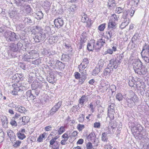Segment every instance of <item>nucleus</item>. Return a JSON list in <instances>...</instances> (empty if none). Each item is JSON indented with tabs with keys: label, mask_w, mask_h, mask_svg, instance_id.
I'll use <instances>...</instances> for the list:
<instances>
[{
	"label": "nucleus",
	"mask_w": 149,
	"mask_h": 149,
	"mask_svg": "<svg viewBox=\"0 0 149 149\" xmlns=\"http://www.w3.org/2000/svg\"><path fill=\"white\" fill-rule=\"evenodd\" d=\"M133 69L135 73L139 75H145L147 72V69L140 60H136L133 63Z\"/></svg>",
	"instance_id": "nucleus-1"
},
{
	"label": "nucleus",
	"mask_w": 149,
	"mask_h": 149,
	"mask_svg": "<svg viewBox=\"0 0 149 149\" xmlns=\"http://www.w3.org/2000/svg\"><path fill=\"white\" fill-rule=\"evenodd\" d=\"M123 57V54L117 56L116 59H111L109 62L108 66L111 67L113 70V68L116 69L118 67L121 62V60Z\"/></svg>",
	"instance_id": "nucleus-2"
},
{
	"label": "nucleus",
	"mask_w": 149,
	"mask_h": 149,
	"mask_svg": "<svg viewBox=\"0 0 149 149\" xmlns=\"http://www.w3.org/2000/svg\"><path fill=\"white\" fill-rule=\"evenodd\" d=\"M4 33V36L5 37L6 40L8 41H15L17 39L16 34L13 32L10 31H7L5 32L3 30L2 31L0 32V34L1 33Z\"/></svg>",
	"instance_id": "nucleus-3"
},
{
	"label": "nucleus",
	"mask_w": 149,
	"mask_h": 149,
	"mask_svg": "<svg viewBox=\"0 0 149 149\" xmlns=\"http://www.w3.org/2000/svg\"><path fill=\"white\" fill-rule=\"evenodd\" d=\"M135 11L134 8L132 7L130 10L124 12L122 15V19H126L127 18L130 19V17L131 18L133 16Z\"/></svg>",
	"instance_id": "nucleus-4"
},
{
	"label": "nucleus",
	"mask_w": 149,
	"mask_h": 149,
	"mask_svg": "<svg viewBox=\"0 0 149 149\" xmlns=\"http://www.w3.org/2000/svg\"><path fill=\"white\" fill-rule=\"evenodd\" d=\"M22 44L20 42H18L17 44L14 43L11 44L9 47V49L14 52L19 51L22 49Z\"/></svg>",
	"instance_id": "nucleus-5"
},
{
	"label": "nucleus",
	"mask_w": 149,
	"mask_h": 149,
	"mask_svg": "<svg viewBox=\"0 0 149 149\" xmlns=\"http://www.w3.org/2000/svg\"><path fill=\"white\" fill-rule=\"evenodd\" d=\"M48 36V33L42 32L38 33L34 38L35 41L37 42H39L44 40L46 37Z\"/></svg>",
	"instance_id": "nucleus-6"
},
{
	"label": "nucleus",
	"mask_w": 149,
	"mask_h": 149,
	"mask_svg": "<svg viewBox=\"0 0 149 149\" xmlns=\"http://www.w3.org/2000/svg\"><path fill=\"white\" fill-rule=\"evenodd\" d=\"M138 99L137 96L136 95H134V96L130 98H126V100L128 106L130 107H132L133 105H135L136 102H137Z\"/></svg>",
	"instance_id": "nucleus-7"
},
{
	"label": "nucleus",
	"mask_w": 149,
	"mask_h": 149,
	"mask_svg": "<svg viewBox=\"0 0 149 149\" xmlns=\"http://www.w3.org/2000/svg\"><path fill=\"white\" fill-rule=\"evenodd\" d=\"M62 102H59L55 105L49 111V115H53L57 111H58L60 107L61 106Z\"/></svg>",
	"instance_id": "nucleus-8"
},
{
	"label": "nucleus",
	"mask_w": 149,
	"mask_h": 149,
	"mask_svg": "<svg viewBox=\"0 0 149 149\" xmlns=\"http://www.w3.org/2000/svg\"><path fill=\"white\" fill-rule=\"evenodd\" d=\"M105 42V40L102 38L98 39L96 42L95 47V50L96 51H99Z\"/></svg>",
	"instance_id": "nucleus-9"
},
{
	"label": "nucleus",
	"mask_w": 149,
	"mask_h": 149,
	"mask_svg": "<svg viewBox=\"0 0 149 149\" xmlns=\"http://www.w3.org/2000/svg\"><path fill=\"white\" fill-rule=\"evenodd\" d=\"M42 86L41 82H38L37 80L34 81L31 84V87L32 90H35L38 88H41Z\"/></svg>",
	"instance_id": "nucleus-10"
},
{
	"label": "nucleus",
	"mask_w": 149,
	"mask_h": 149,
	"mask_svg": "<svg viewBox=\"0 0 149 149\" xmlns=\"http://www.w3.org/2000/svg\"><path fill=\"white\" fill-rule=\"evenodd\" d=\"M29 53L30 56L29 57H27V56L25 55L24 56L25 58L27 59H34L37 58L38 56V52L35 50H31Z\"/></svg>",
	"instance_id": "nucleus-11"
},
{
	"label": "nucleus",
	"mask_w": 149,
	"mask_h": 149,
	"mask_svg": "<svg viewBox=\"0 0 149 149\" xmlns=\"http://www.w3.org/2000/svg\"><path fill=\"white\" fill-rule=\"evenodd\" d=\"M115 36V31L114 30L111 29H108L106 33V37L107 40L113 38Z\"/></svg>",
	"instance_id": "nucleus-12"
},
{
	"label": "nucleus",
	"mask_w": 149,
	"mask_h": 149,
	"mask_svg": "<svg viewBox=\"0 0 149 149\" xmlns=\"http://www.w3.org/2000/svg\"><path fill=\"white\" fill-rule=\"evenodd\" d=\"M55 26L58 29L62 27L64 24L63 21L61 18H58L55 19L54 21Z\"/></svg>",
	"instance_id": "nucleus-13"
},
{
	"label": "nucleus",
	"mask_w": 149,
	"mask_h": 149,
	"mask_svg": "<svg viewBox=\"0 0 149 149\" xmlns=\"http://www.w3.org/2000/svg\"><path fill=\"white\" fill-rule=\"evenodd\" d=\"M26 97L28 100H33L36 98V96L32 93L31 91L29 90L26 91L25 94Z\"/></svg>",
	"instance_id": "nucleus-14"
},
{
	"label": "nucleus",
	"mask_w": 149,
	"mask_h": 149,
	"mask_svg": "<svg viewBox=\"0 0 149 149\" xmlns=\"http://www.w3.org/2000/svg\"><path fill=\"white\" fill-rule=\"evenodd\" d=\"M110 86V84L108 83L103 84L99 86V89L100 92L104 93L108 89Z\"/></svg>",
	"instance_id": "nucleus-15"
},
{
	"label": "nucleus",
	"mask_w": 149,
	"mask_h": 149,
	"mask_svg": "<svg viewBox=\"0 0 149 149\" xmlns=\"http://www.w3.org/2000/svg\"><path fill=\"white\" fill-rule=\"evenodd\" d=\"M12 86L13 89L12 91V93L13 95H17V92L20 90H22V87L21 86H18L17 84H13Z\"/></svg>",
	"instance_id": "nucleus-16"
},
{
	"label": "nucleus",
	"mask_w": 149,
	"mask_h": 149,
	"mask_svg": "<svg viewBox=\"0 0 149 149\" xmlns=\"http://www.w3.org/2000/svg\"><path fill=\"white\" fill-rule=\"evenodd\" d=\"M88 63L89 61L88 59L87 58H84L83 59L82 62L79 65V68L84 69L87 67Z\"/></svg>",
	"instance_id": "nucleus-17"
},
{
	"label": "nucleus",
	"mask_w": 149,
	"mask_h": 149,
	"mask_svg": "<svg viewBox=\"0 0 149 149\" xmlns=\"http://www.w3.org/2000/svg\"><path fill=\"white\" fill-rule=\"evenodd\" d=\"M95 41L94 40H91L87 44V49L89 51H93L94 49H95Z\"/></svg>",
	"instance_id": "nucleus-18"
},
{
	"label": "nucleus",
	"mask_w": 149,
	"mask_h": 149,
	"mask_svg": "<svg viewBox=\"0 0 149 149\" xmlns=\"http://www.w3.org/2000/svg\"><path fill=\"white\" fill-rule=\"evenodd\" d=\"M141 54L142 56L143 55H146L149 56V45L145 44L143 46Z\"/></svg>",
	"instance_id": "nucleus-19"
},
{
	"label": "nucleus",
	"mask_w": 149,
	"mask_h": 149,
	"mask_svg": "<svg viewBox=\"0 0 149 149\" xmlns=\"http://www.w3.org/2000/svg\"><path fill=\"white\" fill-rule=\"evenodd\" d=\"M10 141L12 146L15 148L19 146L22 142L20 141L16 140V138L13 139V140H11Z\"/></svg>",
	"instance_id": "nucleus-20"
},
{
	"label": "nucleus",
	"mask_w": 149,
	"mask_h": 149,
	"mask_svg": "<svg viewBox=\"0 0 149 149\" xmlns=\"http://www.w3.org/2000/svg\"><path fill=\"white\" fill-rule=\"evenodd\" d=\"M87 139L89 141L95 142L96 139V136L94 132H91L88 136Z\"/></svg>",
	"instance_id": "nucleus-21"
},
{
	"label": "nucleus",
	"mask_w": 149,
	"mask_h": 149,
	"mask_svg": "<svg viewBox=\"0 0 149 149\" xmlns=\"http://www.w3.org/2000/svg\"><path fill=\"white\" fill-rule=\"evenodd\" d=\"M116 23L109 20L108 24V29H112L114 30L116 28Z\"/></svg>",
	"instance_id": "nucleus-22"
},
{
	"label": "nucleus",
	"mask_w": 149,
	"mask_h": 149,
	"mask_svg": "<svg viewBox=\"0 0 149 149\" xmlns=\"http://www.w3.org/2000/svg\"><path fill=\"white\" fill-rule=\"evenodd\" d=\"M86 40L84 38H81L80 42L77 44L78 48L81 49L83 48L84 46V43L86 42Z\"/></svg>",
	"instance_id": "nucleus-23"
},
{
	"label": "nucleus",
	"mask_w": 149,
	"mask_h": 149,
	"mask_svg": "<svg viewBox=\"0 0 149 149\" xmlns=\"http://www.w3.org/2000/svg\"><path fill=\"white\" fill-rule=\"evenodd\" d=\"M8 135L10 138V140H13V139L16 138L14 133L10 129H8L7 131Z\"/></svg>",
	"instance_id": "nucleus-24"
},
{
	"label": "nucleus",
	"mask_w": 149,
	"mask_h": 149,
	"mask_svg": "<svg viewBox=\"0 0 149 149\" xmlns=\"http://www.w3.org/2000/svg\"><path fill=\"white\" fill-rule=\"evenodd\" d=\"M130 20L129 19H123V22L120 26V27L121 29H123L127 26L129 23Z\"/></svg>",
	"instance_id": "nucleus-25"
},
{
	"label": "nucleus",
	"mask_w": 149,
	"mask_h": 149,
	"mask_svg": "<svg viewBox=\"0 0 149 149\" xmlns=\"http://www.w3.org/2000/svg\"><path fill=\"white\" fill-rule=\"evenodd\" d=\"M58 40V37L56 36H52L49 39V42L51 45H53Z\"/></svg>",
	"instance_id": "nucleus-26"
},
{
	"label": "nucleus",
	"mask_w": 149,
	"mask_h": 149,
	"mask_svg": "<svg viewBox=\"0 0 149 149\" xmlns=\"http://www.w3.org/2000/svg\"><path fill=\"white\" fill-rule=\"evenodd\" d=\"M88 101V99L86 97L85 95L82 96L81 97L79 100V103L80 104L82 107L83 106L84 103L85 102H86Z\"/></svg>",
	"instance_id": "nucleus-27"
},
{
	"label": "nucleus",
	"mask_w": 149,
	"mask_h": 149,
	"mask_svg": "<svg viewBox=\"0 0 149 149\" xmlns=\"http://www.w3.org/2000/svg\"><path fill=\"white\" fill-rule=\"evenodd\" d=\"M110 18L109 20L117 23L119 19V17L115 14H113L110 17Z\"/></svg>",
	"instance_id": "nucleus-28"
},
{
	"label": "nucleus",
	"mask_w": 149,
	"mask_h": 149,
	"mask_svg": "<svg viewBox=\"0 0 149 149\" xmlns=\"http://www.w3.org/2000/svg\"><path fill=\"white\" fill-rule=\"evenodd\" d=\"M111 67H108L105 68L103 71V74L104 76H109L111 74Z\"/></svg>",
	"instance_id": "nucleus-29"
},
{
	"label": "nucleus",
	"mask_w": 149,
	"mask_h": 149,
	"mask_svg": "<svg viewBox=\"0 0 149 149\" xmlns=\"http://www.w3.org/2000/svg\"><path fill=\"white\" fill-rule=\"evenodd\" d=\"M135 128L139 132V135H140L139 136L142 137V136L143 135V133H141L143 130V127L140 124H138L137 125L136 127H135Z\"/></svg>",
	"instance_id": "nucleus-30"
},
{
	"label": "nucleus",
	"mask_w": 149,
	"mask_h": 149,
	"mask_svg": "<svg viewBox=\"0 0 149 149\" xmlns=\"http://www.w3.org/2000/svg\"><path fill=\"white\" fill-rule=\"evenodd\" d=\"M12 118L17 121L18 123H19L22 121L21 117L20 115L17 113H15L14 116Z\"/></svg>",
	"instance_id": "nucleus-31"
},
{
	"label": "nucleus",
	"mask_w": 149,
	"mask_h": 149,
	"mask_svg": "<svg viewBox=\"0 0 149 149\" xmlns=\"http://www.w3.org/2000/svg\"><path fill=\"white\" fill-rule=\"evenodd\" d=\"M26 110L25 108L22 107L18 105L17 107L16 108V111L21 113H24Z\"/></svg>",
	"instance_id": "nucleus-32"
},
{
	"label": "nucleus",
	"mask_w": 149,
	"mask_h": 149,
	"mask_svg": "<svg viewBox=\"0 0 149 149\" xmlns=\"http://www.w3.org/2000/svg\"><path fill=\"white\" fill-rule=\"evenodd\" d=\"M101 70V69L96 66L93 71L92 75L94 76H96L100 71Z\"/></svg>",
	"instance_id": "nucleus-33"
},
{
	"label": "nucleus",
	"mask_w": 149,
	"mask_h": 149,
	"mask_svg": "<svg viewBox=\"0 0 149 149\" xmlns=\"http://www.w3.org/2000/svg\"><path fill=\"white\" fill-rule=\"evenodd\" d=\"M104 61L102 59H100L98 62L96 66L102 70L103 67Z\"/></svg>",
	"instance_id": "nucleus-34"
},
{
	"label": "nucleus",
	"mask_w": 149,
	"mask_h": 149,
	"mask_svg": "<svg viewBox=\"0 0 149 149\" xmlns=\"http://www.w3.org/2000/svg\"><path fill=\"white\" fill-rule=\"evenodd\" d=\"M108 5L109 7H113L116 6V3L114 0H109Z\"/></svg>",
	"instance_id": "nucleus-35"
},
{
	"label": "nucleus",
	"mask_w": 149,
	"mask_h": 149,
	"mask_svg": "<svg viewBox=\"0 0 149 149\" xmlns=\"http://www.w3.org/2000/svg\"><path fill=\"white\" fill-rule=\"evenodd\" d=\"M108 133L107 132L103 133L102 134L101 140L104 142L107 141L108 140L107 137Z\"/></svg>",
	"instance_id": "nucleus-36"
},
{
	"label": "nucleus",
	"mask_w": 149,
	"mask_h": 149,
	"mask_svg": "<svg viewBox=\"0 0 149 149\" xmlns=\"http://www.w3.org/2000/svg\"><path fill=\"white\" fill-rule=\"evenodd\" d=\"M2 125L3 127L6 128L8 127V121L6 117H5L3 119H2Z\"/></svg>",
	"instance_id": "nucleus-37"
},
{
	"label": "nucleus",
	"mask_w": 149,
	"mask_h": 149,
	"mask_svg": "<svg viewBox=\"0 0 149 149\" xmlns=\"http://www.w3.org/2000/svg\"><path fill=\"white\" fill-rule=\"evenodd\" d=\"M115 105L113 103H111L109 106L108 108V111L110 112L115 113L114 110Z\"/></svg>",
	"instance_id": "nucleus-38"
},
{
	"label": "nucleus",
	"mask_w": 149,
	"mask_h": 149,
	"mask_svg": "<svg viewBox=\"0 0 149 149\" xmlns=\"http://www.w3.org/2000/svg\"><path fill=\"white\" fill-rule=\"evenodd\" d=\"M22 121L24 123V125L27 123L29 120V118L28 116H23L22 118Z\"/></svg>",
	"instance_id": "nucleus-39"
},
{
	"label": "nucleus",
	"mask_w": 149,
	"mask_h": 149,
	"mask_svg": "<svg viewBox=\"0 0 149 149\" xmlns=\"http://www.w3.org/2000/svg\"><path fill=\"white\" fill-rule=\"evenodd\" d=\"M17 136L19 139L21 140L23 139L26 137L24 134L22 133V132H21L20 131H19V132L17 133Z\"/></svg>",
	"instance_id": "nucleus-40"
},
{
	"label": "nucleus",
	"mask_w": 149,
	"mask_h": 149,
	"mask_svg": "<svg viewBox=\"0 0 149 149\" xmlns=\"http://www.w3.org/2000/svg\"><path fill=\"white\" fill-rule=\"evenodd\" d=\"M54 79V75L52 74H50L49 77H48L47 79L49 82L53 84Z\"/></svg>",
	"instance_id": "nucleus-41"
},
{
	"label": "nucleus",
	"mask_w": 149,
	"mask_h": 149,
	"mask_svg": "<svg viewBox=\"0 0 149 149\" xmlns=\"http://www.w3.org/2000/svg\"><path fill=\"white\" fill-rule=\"evenodd\" d=\"M116 99L119 101H122L123 98V96L120 93H118L116 94Z\"/></svg>",
	"instance_id": "nucleus-42"
},
{
	"label": "nucleus",
	"mask_w": 149,
	"mask_h": 149,
	"mask_svg": "<svg viewBox=\"0 0 149 149\" xmlns=\"http://www.w3.org/2000/svg\"><path fill=\"white\" fill-rule=\"evenodd\" d=\"M24 7L27 13H29L31 11V8L29 5H25L24 6Z\"/></svg>",
	"instance_id": "nucleus-43"
},
{
	"label": "nucleus",
	"mask_w": 149,
	"mask_h": 149,
	"mask_svg": "<svg viewBox=\"0 0 149 149\" xmlns=\"http://www.w3.org/2000/svg\"><path fill=\"white\" fill-rule=\"evenodd\" d=\"M84 115L82 114H80L79 116V117L78 118V120L80 123H82L84 120Z\"/></svg>",
	"instance_id": "nucleus-44"
},
{
	"label": "nucleus",
	"mask_w": 149,
	"mask_h": 149,
	"mask_svg": "<svg viewBox=\"0 0 149 149\" xmlns=\"http://www.w3.org/2000/svg\"><path fill=\"white\" fill-rule=\"evenodd\" d=\"M81 15L82 17L81 18V22H83L85 23V21L86 20V19H87L88 17H87V15L84 13H82Z\"/></svg>",
	"instance_id": "nucleus-45"
},
{
	"label": "nucleus",
	"mask_w": 149,
	"mask_h": 149,
	"mask_svg": "<svg viewBox=\"0 0 149 149\" xmlns=\"http://www.w3.org/2000/svg\"><path fill=\"white\" fill-rule=\"evenodd\" d=\"M4 133L2 130L0 129V142L3 141L4 139Z\"/></svg>",
	"instance_id": "nucleus-46"
},
{
	"label": "nucleus",
	"mask_w": 149,
	"mask_h": 149,
	"mask_svg": "<svg viewBox=\"0 0 149 149\" xmlns=\"http://www.w3.org/2000/svg\"><path fill=\"white\" fill-rule=\"evenodd\" d=\"M139 1V0H132L130 2V3L132 5L137 6Z\"/></svg>",
	"instance_id": "nucleus-47"
},
{
	"label": "nucleus",
	"mask_w": 149,
	"mask_h": 149,
	"mask_svg": "<svg viewBox=\"0 0 149 149\" xmlns=\"http://www.w3.org/2000/svg\"><path fill=\"white\" fill-rule=\"evenodd\" d=\"M36 14L37 16V17L36 18H37L38 19H40L41 18H42L43 15L41 11L38 12L36 13Z\"/></svg>",
	"instance_id": "nucleus-48"
},
{
	"label": "nucleus",
	"mask_w": 149,
	"mask_h": 149,
	"mask_svg": "<svg viewBox=\"0 0 149 149\" xmlns=\"http://www.w3.org/2000/svg\"><path fill=\"white\" fill-rule=\"evenodd\" d=\"M123 11V9L122 8L120 7H118L116 8L115 10V12L116 13L119 14Z\"/></svg>",
	"instance_id": "nucleus-49"
},
{
	"label": "nucleus",
	"mask_w": 149,
	"mask_h": 149,
	"mask_svg": "<svg viewBox=\"0 0 149 149\" xmlns=\"http://www.w3.org/2000/svg\"><path fill=\"white\" fill-rule=\"evenodd\" d=\"M85 128V126L84 125H81L80 124H78L77 128L79 131H81Z\"/></svg>",
	"instance_id": "nucleus-50"
},
{
	"label": "nucleus",
	"mask_w": 149,
	"mask_h": 149,
	"mask_svg": "<svg viewBox=\"0 0 149 149\" xmlns=\"http://www.w3.org/2000/svg\"><path fill=\"white\" fill-rule=\"evenodd\" d=\"M115 113L112 112H110L108 111V115L109 117L110 118V120H112L114 118V114Z\"/></svg>",
	"instance_id": "nucleus-51"
},
{
	"label": "nucleus",
	"mask_w": 149,
	"mask_h": 149,
	"mask_svg": "<svg viewBox=\"0 0 149 149\" xmlns=\"http://www.w3.org/2000/svg\"><path fill=\"white\" fill-rule=\"evenodd\" d=\"M17 122L14 120L12 118L11 121L10 122V124L12 126L15 127L17 125Z\"/></svg>",
	"instance_id": "nucleus-52"
},
{
	"label": "nucleus",
	"mask_w": 149,
	"mask_h": 149,
	"mask_svg": "<svg viewBox=\"0 0 149 149\" xmlns=\"http://www.w3.org/2000/svg\"><path fill=\"white\" fill-rule=\"evenodd\" d=\"M65 131V127H64L61 126L58 130V133L61 134L63 133Z\"/></svg>",
	"instance_id": "nucleus-53"
},
{
	"label": "nucleus",
	"mask_w": 149,
	"mask_h": 149,
	"mask_svg": "<svg viewBox=\"0 0 149 149\" xmlns=\"http://www.w3.org/2000/svg\"><path fill=\"white\" fill-rule=\"evenodd\" d=\"M92 21L91 20V19H89L88 20L87 22L86 23V27H90L92 24Z\"/></svg>",
	"instance_id": "nucleus-54"
},
{
	"label": "nucleus",
	"mask_w": 149,
	"mask_h": 149,
	"mask_svg": "<svg viewBox=\"0 0 149 149\" xmlns=\"http://www.w3.org/2000/svg\"><path fill=\"white\" fill-rule=\"evenodd\" d=\"M76 7L75 5H72L71 6L69 9L70 12H73L76 9Z\"/></svg>",
	"instance_id": "nucleus-55"
},
{
	"label": "nucleus",
	"mask_w": 149,
	"mask_h": 149,
	"mask_svg": "<svg viewBox=\"0 0 149 149\" xmlns=\"http://www.w3.org/2000/svg\"><path fill=\"white\" fill-rule=\"evenodd\" d=\"M109 90L110 89L111 92L113 93V92H115L116 91V86L114 85H112L110 86Z\"/></svg>",
	"instance_id": "nucleus-56"
},
{
	"label": "nucleus",
	"mask_w": 149,
	"mask_h": 149,
	"mask_svg": "<svg viewBox=\"0 0 149 149\" xmlns=\"http://www.w3.org/2000/svg\"><path fill=\"white\" fill-rule=\"evenodd\" d=\"M105 24H103L100 25L98 27V29L100 31H103L105 27Z\"/></svg>",
	"instance_id": "nucleus-57"
},
{
	"label": "nucleus",
	"mask_w": 149,
	"mask_h": 149,
	"mask_svg": "<svg viewBox=\"0 0 149 149\" xmlns=\"http://www.w3.org/2000/svg\"><path fill=\"white\" fill-rule=\"evenodd\" d=\"M86 78V77H84V76H82L81 78L80 77L79 80V82L80 84H82L84 82V81Z\"/></svg>",
	"instance_id": "nucleus-58"
},
{
	"label": "nucleus",
	"mask_w": 149,
	"mask_h": 149,
	"mask_svg": "<svg viewBox=\"0 0 149 149\" xmlns=\"http://www.w3.org/2000/svg\"><path fill=\"white\" fill-rule=\"evenodd\" d=\"M88 107L91 109V111L92 113L94 112V108L93 107V104L91 103L88 106Z\"/></svg>",
	"instance_id": "nucleus-59"
},
{
	"label": "nucleus",
	"mask_w": 149,
	"mask_h": 149,
	"mask_svg": "<svg viewBox=\"0 0 149 149\" xmlns=\"http://www.w3.org/2000/svg\"><path fill=\"white\" fill-rule=\"evenodd\" d=\"M94 127L97 128H99L100 127V124L99 122H96L94 123Z\"/></svg>",
	"instance_id": "nucleus-60"
},
{
	"label": "nucleus",
	"mask_w": 149,
	"mask_h": 149,
	"mask_svg": "<svg viewBox=\"0 0 149 149\" xmlns=\"http://www.w3.org/2000/svg\"><path fill=\"white\" fill-rule=\"evenodd\" d=\"M69 136H68V135L67 133H65L62 136V137L64 139L68 140L69 137Z\"/></svg>",
	"instance_id": "nucleus-61"
},
{
	"label": "nucleus",
	"mask_w": 149,
	"mask_h": 149,
	"mask_svg": "<svg viewBox=\"0 0 149 149\" xmlns=\"http://www.w3.org/2000/svg\"><path fill=\"white\" fill-rule=\"evenodd\" d=\"M74 76L75 78L76 79H79L80 77V74L79 73L77 72H75L74 73Z\"/></svg>",
	"instance_id": "nucleus-62"
},
{
	"label": "nucleus",
	"mask_w": 149,
	"mask_h": 149,
	"mask_svg": "<svg viewBox=\"0 0 149 149\" xmlns=\"http://www.w3.org/2000/svg\"><path fill=\"white\" fill-rule=\"evenodd\" d=\"M53 149H59V146L57 143V142L56 141V143H55L54 145L53 146Z\"/></svg>",
	"instance_id": "nucleus-63"
},
{
	"label": "nucleus",
	"mask_w": 149,
	"mask_h": 149,
	"mask_svg": "<svg viewBox=\"0 0 149 149\" xmlns=\"http://www.w3.org/2000/svg\"><path fill=\"white\" fill-rule=\"evenodd\" d=\"M86 148L87 149H91L93 148V146L92 143L90 142L88 143L86 145Z\"/></svg>",
	"instance_id": "nucleus-64"
}]
</instances>
